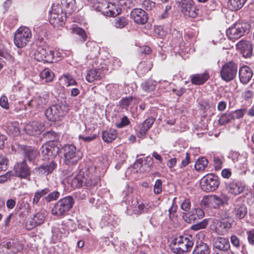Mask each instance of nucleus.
I'll return each mask as SVG.
<instances>
[{
    "mask_svg": "<svg viewBox=\"0 0 254 254\" xmlns=\"http://www.w3.org/2000/svg\"><path fill=\"white\" fill-rule=\"evenodd\" d=\"M69 110V107L65 102H61L49 107L45 111L46 118L51 122L60 120Z\"/></svg>",
    "mask_w": 254,
    "mask_h": 254,
    "instance_id": "obj_1",
    "label": "nucleus"
},
{
    "mask_svg": "<svg viewBox=\"0 0 254 254\" xmlns=\"http://www.w3.org/2000/svg\"><path fill=\"white\" fill-rule=\"evenodd\" d=\"M74 203L70 196L64 197L57 201L51 210L52 215L57 217H63L67 214Z\"/></svg>",
    "mask_w": 254,
    "mask_h": 254,
    "instance_id": "obj_2",
    "label": "nucleus"
},
{
    "mask_svg": "<svg viewBox=\"0 0 254 254\" xmlns=\"http://www.w3.org/2000/svg\"><path fill=\"white\" fill-rule=\"evenodd\" d=\"M32 37L31 30L27 27H20L14 33V43L19 48L25 47Z\"/></svg>",
    "mask_w": 254,
    "mask_h": 254,
    "instance_id": "obj_3",
    "label": "nucleus"
},
{
    "mask_svg": "<svg viewBox=\"0 0 254 254\" xmlns=\"http://www.w3.org/2000/svg\"><path fill=\"white\" fill-rule=\"evenodd\" d=\"M173 244L172 251L174 253L181 254L190 250L193 243L188 237L180 236L173 240Z\"/></svg>",
    "mask_w": 254,
    "mask_h": 254,
    "instance_id": "obj_4",
    "label": "nucleus"
},
{
    "mask_svg": "<svg viewBox=\"0 0 254 254\" xmlns=\"http://www.w3.org/2000/svg\"><path fill=\"white\" fill-rule=\"evenodd\" d=\"M64 163L68 166L75 165L81 158L79 151L73 144H66L63 147Z\"/></svg>",
    "mask_w": 254,
    "mask_h": 254,
    "instance_id": "obj_5",
    "label": "nucleus"
},
{
    "mask_svg": "<svg viewBox=\"0 0 254 254\" xmlns=\"http://www.w3.org/2000/svg\"><path fill=\"white\" fill-rule=\"evenodd\" d=\"M34 58L37 61L48 63L58 61L55 57V51L49 47H39L34 54Z\"/></svg>",
    "mask_w": 254,
    "mask_h": 254,
    "instance_id": "obj_6",
    "label": "nucleus"
},
{
    "mask_svg": "<svg viewBox=\"0 0 254 254\" xmlns=\"http://www.w3.org/2000/svg\"><path fill=\"white\" fill-rule=\"evenodd\" d=\"M233 220L230 218L221 220L214 219L213 221L212 230L218 235H224L232 227Z\"/></svg>",
    "mask_w": 254,
    "mask_h": 254,
    "instance_id": "obj_7",
    "label": "nucleus"
},
{
    "mask_svg": "<svg viewBox=\"0 0 254 254\" xmlns=\"http://www.w3.org/2000/svg\"><path fill=\"white\" fill-rule=\"evenodd\" d=\"M220 184L217 176L213 174H208L204 176L201 180V189L206 192L215 190Z\"/></svg>",
    "mask_w": 254,
    "mask_h": 254,
    "instance_id": "obj_8",
    "label": "nucleus"
},
{
    "mask_svg": "<svg viewBox=\"0 0 254 254\" xmlns=\"http://www.w3.org/2000/svg\"><path fill=\"white\" fill-rule=\"evenodd\" d=\"M238 71V65L233 62L225 63L220 71L222 79L227 82L233 80L236 76Z\"/></svg>",
    "mask_w": 254,
    "mask_h": 254,
    "instance_id": "obj_9",
    "label": "nucleus"
},
{
    "mask_svg": "<svg viewBox=\"0 0 254 254\" xmlns=\"http://www.w3.org/2000/svg\"><path fill=\"white\" fill-rule=\"evenodd\" d=\"M99 169H97L94 165H91L85 169L83 172L86 178L85 181V186L87 187H90L95 186L98 181L99 176Z\"/></svg>",
    "mask_w": 254,
    "mask_h": 254,
    "instance_id": "obj_10",
    "label": "nucleus"
},
{
    "mask_svg": "<svg viewBox=\"0 0 254 254\" xmlns=\"http://www.w3.org/2000/svg\"><path fill=\"white\" fill-rule=\"evenodd\" d=\"M44 159H52L56 156L59 151V148L53 142L44 144L40 148Z\"/></svg>",
    "mask_w": 254,
    "mask_h": 254,
    "instance_id": "obj_11",
    "label": "nucleus"
},
{
    "mask_svg": "<svg viewBox=\"0 0 254 254\" xmlns=\"http://www.w3.org/2000/svg\"><path fill=\"white\" fill-rule=\"evenodd\" d=\"M153 164V159L150 156L146 157L144 159L139 158L134 163L132 169L136 170V172H148L152 167Z\"/></svg>",
    "mask_w": 254,
    "mask_h": 254,
    "instance_id": "obj_12",
    "label": "nucleus"
},
{
    "mask_svg": "<svg viewBox=\"0 0 254 254\" xmlns=\"http://www.w3.org/2000/svg\"><path fill=\"white\" fill-rule=\"evenodd\" d=\"M49 101V95L45 92L37 93L29 102V105L35 107L37 109H41L46 105Z\"/></svg>",
    "mask_w": 254,
    "mask_h": 254,
    "instance_id": "obj_13",
    "label": "nucleus"
},
{
    "mask_svg": "<svg viewBox=\"0 0 254 254\" xmlns=\"http://www.w3.org/2000/svg\"><path fill=\"white\" fill-rule=\"evenodd\" d=\"M246 30L243 24H236L226 30V34L230 40L235 41L243 36Z\"/></svg>",
    "mask_w": 254,
    "mask_h": 254,
    "instance_id": "obj_14",
    "label": "nucleus"
},
{
    "mask_svg": "<svg viewBox=\"0 0 254 254\" xmlns=\"http://www.w3.org/2000/svg\"><path fill=\"white\" fill-rule=\"evenodd\" d=\"M152 209L149 203H139L136 199H132L131 204L127 207V210H131L134 214L149 212Z\"/></svg>",
    "mask_w": 254,
    "mask_h": 254,
    "instance_id": "obj_15",
    "label": "nucleus"
},
{
    "mask_svg": "<svg viewBox=\"0 0 254 254\" xmlns=\"http://www.w3.org/2000/svg\"><path fill=\"white\" fill-rule=\"evenodd\" d=\"M26 133L30 135L37 136L44 130V125L38 121H33L25 126Z\"/></svg>",
    "mask_w": 254,
    "mask_h": 254,
    "instance_id": "obj_16",
    "label": "nucleus"
},
{
    "mask_svg": "<svg viewBox=\"0 0 254 254\" xmlns=\"http://www.w3.org/2000/svg\"><path fill=\"white\" fill-rule=\"evenodd\" d=\"M14 169L16 176L30 180L31 171L25 161L17 163Z\"/></svg>",
    "mask_w": 254,
    "mask_h": 254,
    "instance_id": "obj_17",
    "label": "nucleus"
},
{
    "mask_svg": "<svg viewBox=\"0 0 254 254\" xmlns=\"http://www.w3.org/2000/svg\"><path fill=\"white\" fill-rule=\"evenodd\" d=\"M86 178L83 172H80L76 174L72 178H69L67 180V183L73 189L79 188L85 185V181Z\"/></svg>",
    "mask_w": 254,
    "mask_h": 254,
    "instance_id": "obj_18",
    "label": "nucleus"
},
{
    "mask_svg": "<svg viewBox=\"0 0 254 254\" xmlns=\"http://www.w3.org/2000/svg\"><path fill=\"white\" fill-rule=\"evenodd\" d=\"M130 15L134 21L139 24H144L147 21L146 12L140 8H134L132 10Z\"/></svg>",
    "mask_w": 254,
    "mask_h": 254,
    "instance_id": "obj_19",
    "label": "nucleus"
},
{
    "mask_svg": "<svg viewBox=\"0 0 254 254\" xmlns=\"http://www.w3.org/2000/svg\"><path fill=\"white\" fill-rule=\"evenodd\" d=\"M236 47L244 57L248 58L252 56L253 48L250 41H241L237 44Z\"/></svg>",
    "mask_w": 254,
    "mask_h": 254,
    "instance_id": "obj_20",
    "label": "nucleus"
},
{
    "mask_svg": "<svg viewBox=\"0 0 254 254\" xmlns=\"http://www.w3.org/2000/svg\"><path fill=\"white\" fill-rule=\"evenodd\" d=\"M213 247L222 251H228L230 248L228 239L224 237H218L213 240Z\"/></svg>",
    "mask_w": 254,
    "mask_h": 254,
    "instance_id": "obj_21",
    "label": "nucleus"
},
{
    "mask_svg": "<svg viewBox=\"0 0 254 254\" xmlns=\"http://www.w3.org/2000/svg\"><path fill=\"white\" fill-rule=\"evenodd\" d=\"M65 20V17L63 13H57L55 10L52 11L49 17L50 23L54 27L62 26Z\"/></svg>",
    "mask_w": 254,
    "mask_h": 254,
    "instance_id": "obj_22",
    "label": "nucleus"
},
{
    "mask_svg": "<svg viewBox=\"0 0 254 254\" xmlns=\"http://www.w3.org/2000/svg\"><path fill=\"white\" fill-rule=\"evenodd\" d=\"M228 192L234 195H238L242 192L245 189V186L240 182L232 181L227 185Z\"/></svg>",
    "mask_w": 254,
    "mask_h": 254,
    "instance_id": "obj_23",
    "label": "nucleus"
},
{
    "mask_svg": "<svg viewBox=\"0 0 254 254\" xmlns=\"http://www.w3.org/2000/svg\"><path fill=\"white\" fill-rule=\"evenodd\" d=\"M239 74L241 82L243 84H246L251 80L253 75V71L249 67L244 66L240 68Z\"/></svg>",
    "mask_w": 254,
    "mask_h": 254,
    "instance_id": "obj_24",
    "label": "nucleus"
},
{
    "mask_svg": "<svg viewBox=\"0 0 254 254\" xmlns=\"http://www.w3.org/2000/svg\"><path fill=\"white\" fill-rule=\"evenodd\" d=\"M57 164L54 161L43 163L37 167V170L40 173L44 175L51 174L57 168Z\"/></svg>",
    "mask_w": 254,
    "mask_h": 254,
    "instance_id": "obj_25",
    "label": "nucleus"
},
{
    "mask_svg": "<svg viewBox=\"0 0 254 254\" xmlns=\"http://www.w3.org/2000/svg\"><path fill=\"white\" fill-rule=\"evenodd\" d=\"M5 247L9 250L8 253L11 252L14 254L20 252L23 248V245L16 240H11L7 242Z\"/></svg>",
    "mask_w": 254,
    "mask_h": 254,
    "instance_id": "obj_26",
    "label": "nucleus"
},
{
    "mask_svg": "<svg viewBox=\"0 0 254 254\" xmlns=\"http://www.w3.org/2000/svg\"><path fill=\"white\" fill-rule=\"evenodd\" d=\"M154 119L152 117L147 118L140 125L138 132V136L142 138L145 136L148 130L151 127L154 123Z\"/></svg>",
    "mask_w": 254,
    "mask_h": 254,
    "instance_id": "obj_27",
    "label": "nucleus"
},
{
    "mask_svg": "<svg viewBox=\"0 0 254 254\" xmlns=\"http://www.w3.org/2000/svg\"><path fill=\"white\" fill-rule=\"evenodd\" d=\"M106 8V10L104 11V15L107 16H116L122 11V9L118 5L111 2H109Z\"/></svg>",
    "mask_w": 254,
    "mask_h": 254,
    "instance_id": "obj_28",
    "label": "nucleus"
},
{
    "mask_svg": "<svg viewBox=\"0 0 254 254\" xmlns=\"http://www.w3.org/2000/svg\"><path fill=\"white\" fill-rule=\"evenodd\" d=\"M101 71L100 68L90 69L87 73L86 80L90 83L100 80L101 78Z\"/></svg>",
    "mask_w": 254,
    "mask_h": 254,
    "instance_id": "obj_29",
    "label": "nucleus"
},
{
    "mask_svg": "<svg viewBox=\"0 0 254 254\" xmlns=\"http://www.w3.org/2000/svg\"><path fill=\"white\" fill-rule=\"evenodd\" d=\"M191 81L195 85H201L206 81L209 78V73L207 71L200 74H195L191 75Z\"/></svg>",
    "mask_w": 254,
    "mask_h": 254,
    "instance_id": "obj_30",
    "label": "nucleus"
},
{
    "mask_svg": "<svg viewBox=\"0 0 254 254\" xmlns=\"http://www.w3.org/2000/svg\"><path fill=\"white\" fill-rule=\"evenodd\" d=\"M45 218V216L44 213L41 212L37 213L28 222L30 226L28 228L30 229L41 225L44 222Z\"/></svg>",
    "mask_w": 254,
    "mask_h": 254,
    "instance_id": "obj_31",
    "label": "nucleus"
},
{
    "mask_svg": "<svg viewBox=\"0 0 254 254\" xmlns=\"http://www.w3.org/2000/svg\"><path fill=\"white\" fill-rule=\"evenodd\" d=\"M138 102L137 99L132 96H129L123 98L120 101V104L123 109L127 110L129 108H132Z\"/></svg>",
    "mask_w": 254,
    "mask_h": 254,
    "instance_id": "obj_32",
    "label": "nucleus"
},
{
    "mask_svg": "<svg viewBox=\"0 0 254 254\" xmlns=\"http://www.w3.org/2000/svg\"><path fill=\"white\" fill-rule=\"evenodd\" d=\"M117 223V220H115V216L110 214H105L103 216L101 222V225L103 226H112L113 227H115Z\"/></svg>",
    "mask_w": 254,
    "mask_h": 254,
    "instance_id": "obj_33",
    "label": "nucleus"
},
{
    "mask_svg": "<svg viewBox=\"0 0 254 254\" xmlns=\"http://www.w3.org/2000/svg\"><path fill=\"white\" fill-rule=\"evenodd\" d=\"M49 188H45L42 190H38L35 192L34 197L32 200V204L34 205L39 206L41 202L40 199L50 192Z\"/></svg>",
    "mask_w": 254,
    "mask_h": 254,
    "instance_id": "obj_34",
    "label": "nucleus"
},
{
    "mask_svg": "<svg viewBox=\"0 0 254 254\" xmlns=\"http://www.w3.org/2000/svg\"><path fill=\"white\" fill-rule=\"evenodd\" d=\"M210 249L208 245L204 243H201L195 246L192 254H209Z\"/></svg>",
    "mask_w": 254,
    "mask_h": 254,
    "instance_id": "obj_35",
    "label": "nucleus"
},
{
    "mask_svg": "<svg viewBox=\"0 0 254 254\" xmlns=\"http://www.w3.org/2000/svg\"><path fill=\"white\" fill-rule=\"evenodd\" d=\"M152 67V64L150 61L140 62L137 65V72L140 74H144L149 71Z\"/></svg>",
    "mask_w": 254,
    "mask_h": 254,
    "instance_id": "obj_36",
    "label": "nucleus"
},
{
    "mask_svg": "<svg viewBox=\"0 0 254 254\" xmlns=\"http://www.w3.org/2000/svg\"><path fill=\"white\" fill-rule=\"evenodd\" d=\"M117 132L115 130L110 129L102 132V138L105 142H111L117 137Z\"/></svg>",
    "mask_w": 254,
    "mask_h": 254,
    "instance_id": "obj_37",
    "label": "nucleus"
},
{
    "mask_svg": "<svg viewBox=\"0 0 254 254\" xmlns=\"http://www.w3.org/2000/svg\"><path fill=\"white\" fill-rule=\"evenodd\" d=\"M246 1V0H229L228 6L232 11H236L243 6Z\"/></svg>",
    "mask_w": 254,
    "mask_h": 254,
    "instance_id": "obj_38",
    "label": "nucleus"
},
{
    "mask_svg": "<svg viewBox=\"0 0 254 254\" xmlns=\"http://www.w3.org/2000/svg\"><path fill=\"white\" fill-rule=\"evenodd\" d=\"M192 1V0H179V6L181 7V11L184 14H193L192 11L188 12V9L191 5Z\"/></svg>",
    "mask_w": 254,
    "mask_h": 254,
    "instance_id": "obj_39",
    "label": "nucleus"
},
{
    "mask_svg": "<svg viewBox=\"0 0 254 254\" xmlns=\"http://www.w3.org/2000/svg\"><path fill=\"white\" fill-rule=\"evenodd\" d=\"M247 208L245 205H238L235 208L234 213L237 218H243L247 214Z\"/></svg>",
    "mask_w": 254,
    "mask_h": 254,
    "instance_id": "obj_40",
    "label": "nucleus"
},
{
    "mask_svg": "<svg viewBox=\"0 0 254 254\" xmlns=\"http://www.w3.org/2000/svg\"><path fill=\"white\" fill-rule=\"evenodd\" d=\"M208 160L205 157L199 158L195 162L194 167L198 171H203L208 165Z\"/></svg>",
    "mask_w": 254,
    "mask_h": 254,
    "instance_id": "obj_41",
    "label": "nucleus"
},
{
    "mask_svg": "<svg viewBox=\"0 0 254 254\" xmlns=\"http://www.w3.org/2000/svg\"><path fill=\"white\" fill-rule=\"evenodd\" d=\"M62 5L66 8V11L71 13L76 10L75 0H62Z\"/></svg>",
    "mask_w": 254,
    "mask_h": 254,
    "instance_id": "obj_42",
    "label": "nucleus"
},
{
    "mask_svg": "<svg viewBox=\"0 0 254 254\" xmlns=\"http://www.w3.org/2000/svg\"><path fill=\"white\" fill-rule=\"evenodd\" d=\"M128 20L126 17H119L115 19L114 26L117 28H123L127 25Z\"/></svg>",
    "mask_w": 254,
    "mask_h": 254,
    "instance_id": "obj_43",
    "label": "nucleus"
},
{
    "mask_svg": "<svg viewBox=\"0 0 254 254\" xmlns=\"http://www.w3.org/2000/svg\"><path fill=\"white\" fill-rule=\"evenodd\" d=\"M231 157L233 162L236 163L238 166L243 164L246 161L245 156L237 152H233Z\"/></svg>",
    "mask_w": 254,
    "mask_h": 254,
    "instance_id": "obj_44",
    "label": "nucleus"
},
{
    "mask_svg": "<svg viewBox=\"0 0 254 254\" xmlns=\"http://www.w3.org/2000/svg\"><path fill=\"white\" fill-rule=\"evenodd\" d=\"M156 85V82L152 79L148 80L142 83L141 86L142 89L147 92H150L155 89Z\"/></svg>",
    "mask_w": 254,
    "mask_h": 254,
    "instance_id": "obj_45",
    "label": "nucleus"
},
{
    "mask_svg": "<svg viewBox=\"0 0 254 254\" xmlns=\"http://www.w3.org/2000/svg\"><path fill=\"white\" fill-rule=\"evenodd\" d=\"M106 62L108 63V67L111 69H117L121 65L120 60L115 57H111Z\"/></svg>",
    "mask_w": 254,
    "mask_h": 254,
    "instance_id": "obj_46",
    "label": "nucleus"
},
{
    "mask_svg": "<svg viewBox=\"0 0 254 254\" xmlns=\"http://www.w3.org/2000/svg\"><path fill=\"white\" fill-rule=\"evenodd\" d=\"M54 74L52 70L46 68L42 71L40 73V77L42 79H45L46 82L51 81L54 78Z\"/></svg>",
    "mask_w": 254,
    "mask_h": 254,
    "instance_id": "obj_47",
    "label": "nucleus"
},
{
    "mask_svg": "<svg viewBox=\"0 0 254 254\" xmlns=\"http://www.w3.org/2000/svg\"><path fill=\"white\" fill-rule=\"evenodd\" d=\"M38 153L35 149L28 148L25 149L24 151V156L29 161H33L37 156Z\"/></svg>",
    "mask_w": 254,
    "mask_h": 254,
    "instance_id": "obj_48",
    "label": "nucleus"
},
{
    "mask_svg": "<svg viewBox=\"0 0 254 254\" xmlns=\"http://www.w3.org/2000/svg\"><path fill=\"white\" fill-rule=\"evenodd\" d=\"M62 78L64 79V83L67 87L77 85V84L73 77L69 74H65L62 76Z\"/></svg>",
    "mask_w": 254,
    "mask_h": 254,
    "instance_id": "obj_49",
    "label": "nucleus"
},
{
    "mask_svg": "<svg viewBox=\"0 0 254 254\" xmlns=\"http://www.w3.org/2000/svg\"><path fill=\"white\" fill-rule=\"evenodd\" d=\"M210 196V201L211 202V207L214 208L218 207L223 203V200L219 196L216 195H212Z\"/></svg>",
    "mask_w": 254,
    "mask_h": 254,
    "instance_id": "obj_50",
    "label": "nucleus"
},
{
    "mask_svg": "<svg viewBox=\"0 0 254 254\" xmlns=\"http://www.w3.org/2000/svg\"><path fill=\"white\" fill-rule=\"evenodd\" d=\"M47 194L43 199L48 202L56 200L60 197V192L58 191H54L51 193L49 192Z\"/></svg>",
    "mask_w": 254,
    "mask_h": 254,
    "instance_id": "obj_51",
    "label": "nucleus"
},
{
    "mask_svg": "<svg viewBox=\"0 0 254 254\" xmlns=\"http://www.w3.org/2000/svg\"><path fill=\"white\" fill-rule=\"evenodd\" d=\"M71 30L72 33L80 36L83 41L85 40L87 36L85 31L81 28L77 26H73L71 28Z\"/></svg>",
    "mask_w": 254,
    "mask_h": 254,
    "instance_id": "obj_52",
    "label": "nucleus"
},
{
    "mask_svg": "<svg viewBox=\"0 0 254 254\" xmlns=\"http://www.w3.org/2000/svg\"><path fill=\"white\" fill-rule=\"evenodd\" d=\"M97 2V5L95 6L96 10L101 11L104 14V11L106 10V8L109 2L106 0H98Z\"/></svg>",
    "mask_w": 254,
    "mask_h": 254,
    "instance_id": "obj_53",
    "label": "nucleus"
},
{
    "mask_svg": "<svg viewBox=\"0 0 254 254\" xmlns=\"http://www.w3.org/2000/svg\"><path fill=\"white\" fill-rule=\"evenodd\" d=\"M232 120V116L230 113L224 114L219 118L218 122L219 124L225 125Z\"/></svg>",
    "mask_w": 254,
    "mask_h": 254,
    "instance_id": "obj_54",
    "label": "nucleus"
},
{
    "mask_svg": "<svg viewBox=\"0 0 254 254\" xmlns=\"http://www.w3.org/2000/svg\"><path fill=\"white\" fill-rule=\"evenodd\" d=\"M183 217L188 219V220H186V221L189 223L194 222L195 220L198 219V217H196V213L193 209L191 211L187 213H184Z\"/></svg>",
    "mask_w": 254,
    "mask_h": 254,
    "instance_id": "obj_55",
    "label": "nucleus"
},
{
    "mask_svg": "<svg viewBox=\"0 0 254 254\" xmlns=\"http://www.w3.org/2000/svg\"><path fill=\"white\" fill-rule=\"evenodd\" d=\"M188 9V11H189L188 12L190 13V12L192 11L193 13V14H185L186 16L194 18L198 15L199 10H198V8L195 5L193 1H192V3L191 4V5H190V6Z\"/></svg>",
    "mask_w": 254,
    "mask_h": 254,
    "instance_id": "obj_56",
    "label": "nucleus"
},
{
    "mask_svg": "<svg viewBox=\"0 0 254 254\" xmlns=\"http://www.w3.org/2000/svg\"><path fill=\"white\" fill-rule=\"evenodd\" d=\"M232 119H239L243 117L246 113L245 109H239L235 110L234 112H230Z\"/></svg>",
    "mask_w": 254,
    "mask_h": 254,
    "instance_id": "obj_57",
    "label": "nucleus"
},
{
    "mask_svg": "<svg viewBox=\"0 0 254 254\" xmlns=\"http://www.w3.org/2000/svg\"><path fill=\"white\" fill-rule=\"evenodd\" d=\"M182 157L183 159L180 167L181 168L186 167L190 162V154L188 152L182 153Z\"/></svg>",
    "mask_w": 254,
    "mask_h": 254,
    "instance_id": "obj_58",
    "label": "nucleus"
},
{
    "mask_svg": "<svg viewBox=\"0 0 254 254\" xmlns=\"http://www.w3.org/2000/svg\"><path fill=\"white\" fill-rule=\"evenodd\" d=\"M8 162L6 157L0 155V172L7 170Z\"/></svg>",
    "mask_w": 254,
    "mask_h": 254,
    "instance_id": "obj_59",
    "label": "nucleus"
},
{
    "mask_svg": "<svg viewBox=\"0 0 254 254\" xmlns=\"http://www.w3.org/2000/svg\"><path fill=\"white\" fill-rule=\"evenodd\" d=\"M155 6V2L150 0H144L142 3V7L146 10H152Z\"/></svg>",
    "mask_w": 254,
    "mask_h": 254,
    "instance_id": "obj_60",
    "label": "nucleus"
},
{
    "mask_svg": "<svg viewBox=\"0 0 254 254\" xmlns=\"http://www.w3.org/2000/svg\"><path fill=\"white\" fill-rule=\"evenodd\" d=\"M18 205H19V209L24 210V211H26L27 212L30 211V205L27 201H25L24 199H21L18 202Z\"/></svg>",
    "mask_w": 254,
    "mask_h": 254,
    "instance_id": "obj_61",
    "label": "nucleus"
},
{
    "mask_svg": "<svg viewBox=\"0 0 254 254\" xmlns=\"http://www.w3.org/2000/svg\"><path fill=\"white\" fill-rule=\"evenodd\" d=\"M162 190V181L160 179H157L154 185V192L155 194H159Z\"/></svg>",
    "mask_w": 254,
    "mask_h": 254,
    "instance_id": "obj_62",
    "label": "nucleus"
},
{
    "mask_svg": "<svg viewBox=\"0 0 254 254\" xmlns=\"http://www.w3.org/2000/svg\"><path fill=\"white\" fill-rule=\"evenodd\" d=\"M213 163L215 170L218 171L222 168L223 163V160L222 158H220L217 156L214 157Z\"/></svg>",
    "mask_w": 254,
    "mask_h": 254,
    "instance_id": "obj_63",
    "label": "nucleus"
},
{
    "mask_svg": "<svg viewBox=\"0 0 254 254\" xmlns=\"http://www.w3.org/2000/svg\"><path fill=\"white\" fill-rule=\"evenodd\" d=\"M246 235L249 244L254 246V229L247 231Z\"/></svg>",
    "mask_w": 254,
    "mask_h": 254,
    "instance_id": "obj_64",
    "label": "nucleus"
}]
</instances>
